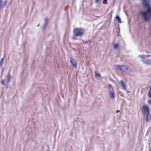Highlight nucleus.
<instances>
[{
    "instance_id": "obj_1",
    "label": "nucleus",
    "mask_w": 151,
    "mask_h": 151,
    "mask_svg": "<svg viewBox=\"0 0 151 151\" xmlns=\"http://www.w3.org/2000/svg\"><path fill=\"white\" fill-rule=\"evenodd\" d=\"M142 4L144 7L147 8V10L141 11L140 15L144 20L149 22L151 20V5L150 2L146 0H143Z\"/></svg>"
},
{
    "instance_id": "obj_2",
    "label": "nucleus",
    "mask_w": 151,
    "mask_h": 151,
    "mask_svg": "<svg viewBox=\"0 0 151 151\" xmlns=\"http://www.w3.org/2000/svg\"><path fill=\"white\" fill-rule=\"evenodd\" d=\"M150 55H139L138 57L139 58H141L142 60V61L148 65L151 64V59H149L147 58L150 57Z\"/></svg>"
},
{
    "instance_id": "obj_3",
    "label": "nucleus",
    "mask_w": 151,
    "mask_h": 151,
    "mask_svg": "<svg viewBox=\"0 0 151 151\" xmlns=\"http://www.w3.org/2000/svg\"><path fill=\"white\" fill-rule=\"evenodd\" d=\"M73 33L76 36L81 37L84 35V30L81 28H78L74 29Z\"/></svg>"
},
{
    "instance_id": "obj_4",
    "label": "nucleus",
    "mask_w": 151,
    "mask_h": 151,
    "mask_svg": "<svg viewBox=\"0 0 151 151\" xmlns=\"http://www.w3.org/2000/svg\"><path fill=\"white\" fill-rule=\"evenodd\" d=\"M117 68L120 70L127 72H130L131 69L125 65H117Z\"/></svg>"
},
{
    "instance_id": "obj_5",
    "label": "nucleus",
    "mask_w": 151,
    "mask_h": 151,
    "mask_svg": "<svg viewBox=\"0 0 151 151\" xmlns=\"http://www.w3.org/2000/svg\"><path fill=\"white\" fill-rule=\"evenodd\" d=\"M142 109L144 114L146 115L147 116H148L150 112V109L149 107L146 105H144L143 106Z\"/></svg>"
},
{
    "instance_id": "obj_6",
    "label": "nucleus",
    "mask_w": 151,
    "mask_h": 151,
    "mask_svg": "<svg viewBox=\"0 0 151 151\" xmlns=\"http://www.w3.org/2000/svg\"><path fill=\"white\" fill-rule=\"evenodd\" d=\"M109 91V93L110 97L111 99H114L115 96V92L114 90H110Z\"/></svg>"
},
{
    "instance_id": "obj_7",
    "label": "nucleus",
    "mask_w": 151,
    "mask_h": 151,
    "mask_svg": "<svg viewBox=\"0 0 151 151\" xmlns=\"http://www.w3.org/2000/svg\"><path fill=\"white\" fill-rule=\"evenodd\" d=\"M7 3L6 0H5L4 2H2V0H0V9L5 6Z\"/></svg>"
},
{
    "instance_id": "obj_8",
    "label": "nucleus",
    "mask_w": 151,
    "mask_h": 151,
    "mask_svg": "<svg viewBox=\"0 0 151 151\" xmlns=\"http://www.w3.org/2000/svg\"><path fill=\"white\" fill-rule=\"evenodd\" d=\"M70 62L71 64L74 67H76V61L74 59L72 58H70Z\"/></svg>"
},
{
    "instance_id": "obj_9",
    "label": "nucleus",
    "mask_w": 151,
    "mask_h": 151,
    "mask_svg": "<svg viewBox=\"0 0 151 151\" xmlns=\"http://www.w3.org/2000/svg\"><path fill=\"white\" fill-rule=\"evenodd\" d=\"M120 83L122 86V88L124 90H126L127 87L125 83L123 80H121L120 81Z\"/></svg>"
},
{
    "instance_id": "obj_10",
    "label": "nucleus",
    "mask_w": 151,
    "mask_h": 151,
    "mask_svg": "<svg viewBox=\"0 0 151 151\" xmlns=\"http://www.w3.org/2000/svg\"><path fill=\"white\" fill-rule=\"evenodd\" d=\"M116 19L117 20L118 22L120 23H122V21L120 18L119 16H116L115 17Z\"/></svg>"
},
{
    "instance_id": "obj_11",
    "label": "nucleus",
    "mask_w": 151,
    "mask_h": 151,
    "mask_svg": "<svg viewBox=\"0 0 151 151\" xmlns=\"http://www.w3.org/2000/svg\"><path fill=\"white\" fill-rule=\"evenodd\" d=\"M109 91L114 90L113 87L111 85V84H109Z\"/></svg>"
},
{
    "instance_id": "obj_12",
    "label": "nucleus",
    "mask_w": 151,
    "mask_h": 151,
    "mask_svg": "<svg viewBox=\"0 0 151 151\" xmlns=\"http://www.w3.org/2000/svg\"><path fill=\"white\" fill-rule=\"evenodd\" d=\"M150 89L148 93V96L149 98H151V86L150 87Z\"/></svg>"
},
{
    "instance_id": "obj_13",
    "label": "nucleus",
    "mask_w": 151,
    "mask_h": 151,
    "mask_svg": "<svg viewBox=\"0 0 151 151\" xmlns=\"http://www.w3.org/2000/svg\"><path fill=\"white\" fill-rule=\"evenodd\" d=\"M95 74L96 76L98 77H101V76L100 75V73H97V72H95Z\"/></svg>"
},
{
    "instance_id": "obj_14",
    "label": "nucleus",
    "mask_w": 151,
    "mask_h": 151,
    "mask_svg": "<svg viewBox=\"0 0 151 151\" xmlns=\"http://www.w3.org/2000/svg\"><path fill=\"white\" fill-rule=\"evenodd\" d=\"M11 77L10 75H8V82H9L11 81Z\"/></svg>"
},
{
    "instance_id": "obj_15",
    "label": "nucleus",
    "mask_w": 151,
    "mask_h": 151,
    "mask_svg": "<svg viewBox=\"0 0 151 151\" xmlns=\"http://www.w3.org/2000/svg\"><path fill=\"white\" fill-rule=\"evenodd\" d=\"M119 46V45L118 44H114V49H116Z\"/></svg>"
},
{
    "instance_id": "obj_16",
    "label": "nucleus",
    "mask_w": 151,
    "mask_h": 151,
    "mask_svg": "<svg viewBox=\"0 0 151 151\" xmlns=\"http://www.w3.org/2000/svg\"><path fill=\"white\" fill-rule=\"evenodd\" d=\"M148 104L151 106V99H149L148 101Z\"/></svg>"
},
{
    "instance_id": "obj_17",
    "label": "nucleus",
    "mask_w": 151,
    "mask_h": 151,
    "mask_svg": "<svg viewBox=\"0 0 151 151\" xmlns=\"http://www.w3.org/2000/svg\"><path fill=\"white\" fill-rule=\"evenodd\" d=\"M1 83L3 85H5V81L4 80H2L1 81Z\"/></svg>"
},
{
    "instance_id": "obj_18",
    "label": "nucleus",
    "mask_w": 151,
    "mask_h": 151,
    "mask_svg": "<svg viewBox=\"0 0 151 151\" xmlns=\"http://www.w3.org/2000/svg\"><path fill=\"white\" fill-rule=\"evenodd\" d=\"M82 42H83V43L85 44H86L87 43L89 42L90 41H84L83 40H82Z\"/></svg>"
},
{
    "instance_id": "obj_19",
    "label": "nucleus",
    "mask_w": 151,
    "mask_h": 151,
    "mask_svg": "<svg viewBox=\"0 0 151 151\" xmlns=\"http://www.w3.org/2000/svg\"><path fill=\"white\" fill-rule=\"evenodd\" d=\"M104 4H106L107 3V0H104L103 2Z\"/></svg>"
},
{
    "instance_id": "obj_20",
    "label": "nucleus",
    "mask_w": 151,
    "mask_h": 151,
    "mask_svg": "<svg viewBox=\"0 0 151 151\" xmlns=\"http://www.w3.org/2000/svg\"><path fill=\"white\" fill-rule=\"evenodd\" d=\"M3 60H4V58H2L1 61H0V63L1 65L2 63H3Z\"/></svg>"
},
{
    "instance_id": "obj_21",
    "label": "nucleus",
    "mask_w": 151,
    "mask_h": 151,
    "mask_svg": "<svg viewBox=\"0 0 151 151\" xmlns=\"http://www.w3.org/2000/svg\"><path fill=\"white\" fill-rule=\"evenodd\" d=\"M99 2V0H96L95 2L96 3H98Z\"/></svg>"
},
{
    "instance_id": "obj_22",
    "label": "nucleus",
    "mask_w": 151,
    "mask_h": 151,
    "mask_svg": "<svg viewBox=\"0 0 151 151\" xmlns=\"http://www.w3.org/2000/svg\"><path fill=\"white\" fill-rule=\"evenodd\" d=\"M149 34L151 36V31H150L149 32Z\"/></svg>"
},
{
    "instance_id": "obj_23",
    "label": "nucleus",
    "mask_w": 151,
    "mask_h": 151,
    "mask_svg": "<svg viewBox=\"0 0 151 151\" xmlns=\"http://www.w3.org/2000/svg\"><path fill=\"white\" fill-rule=\"evenodd\" d=\"M148 116H147V118H146V121L147 122H148Z\"/></svg>"
},
{
    "instance_id": "obj_24",
    "label": "nucleus",
    "mask_w": 151,
    "mask_h": 151,
    "mask_svg": "<svg viewBox=\"0 0 151 151\" xmlns=\"http://www.w3.org/2000/svg\"><path fill=\"white\" fill-rule=\"evenodd\" d=\"M76 36H74L73 37V39H74V40H75V39H76Z\"/></svg>"
},
{
    "instance_id": "obj_25",
    "label": "nucleus",
    "mask_w": 151,
    "mask_h": 151,
    "mask_svg": "<svg viewBox=\"0 0 151 151\" xmlns=\"http://www.w3.org/2000/svg\"><path fill=\"white\" fill-rule=\"evenodd\" d=\"M118 111H119L118 110H117L116 111V112L117 113H118Z\"/></svg>"
}]
</instances>
